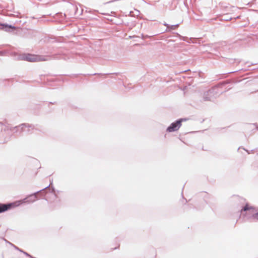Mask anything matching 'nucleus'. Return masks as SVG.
<instances>
[{
    "mask_svg": "<svg viewBox=\"0 0 258 258\" xmlns=\"http://www.w3.org/2000/svg\"><path fill=\"white\" fill-rule=\"evenodd\" d=\"M37 200V197L36 195H32L29 196L28 198L24 199L23 201H19V204H17V202L14 203H10L8 204H4L0 203V213H3L5 211H8L14 207H15L21 203L26 202H33Z\"/></svg>",
    "mask_w": 258,
    "mask_h": 258,
    "instance_id": "1",
    "label": "nucleus"
},
{
    "mask_svg": "<svg viewBox=\"0 0 258 258\" xmlns=\"http://www.w3.org/2000/svg\"><path fill=\"white\" fill-rule=\"evenodd\" d=\"M21 59L30 62H38L47 60V59L43 56L29 53L23 55L21 57Z\"/></svg>",
    "mask_w": 258,
    "mask_h": 258,
    "instance_id": "2",
    "label": "nucleus"
},
{
    "mask_svg": "<svg viewBox=\"0 0 258 258\" xmlns=\"http://www.w3.org/2000/svg\"><path fill=\"white\" fill-rule=\"evenodd\" d=\"M249 211V212L252 214V218L254 219L258 220V212L256 208L253 206H250L248 204H246L245 206L241 210V213L243 212Z\"/></svg>",
    "mask_w": 258,
    "mask_h": 258,
    "instance_id": "3",
    "label": "nucleus"
},
{
    "mask_svg": "<svg viewBox=\"0 0 258 258\" xmlns=\"http://www.w3.org/2000/svg\"><path fill=\"white\" fill-rule=\"evenodd\" d=\"M182 121L183 119H180L178 120H177L175 122L172 123L171 125L167 128V131L168 132H172L178 130V129L181 126V122Z\"/></svg>",
    "mask_w": 258,
    "mask_h": 258,
    "instance_id": "4",
    "label": "nucleus"
},
{
    "mask_svg": "<svg viewBox=\"0 0 258 258\" xmlns=\"http://www.w3.org/2000/svg\"><path fill=\"white\" fill-rule=\"evenodd\" d=\"M10 28H12L13 29H15V27H12V26H10Z\"/></svg>",
    "mask_w": 258,
    "mask_h": 258,
    "instance_id": "5",
    "label": "nucleus"
},
{
    "mask_svg": "<svg viewBox=\"0 0 258 258\" xmlns=\"http://www.w3.org/2000/svg\"><path fill=\"white\" fill-rule=\"evenodd\" d=\"M24 253L26 254V255H28V254L26 252H24Z\"/></svg>",
    "mask_w": 258,
    "mask_h": 258,
    "instance_id": "6",
    "label": "nucleus"
}]
</instances>
